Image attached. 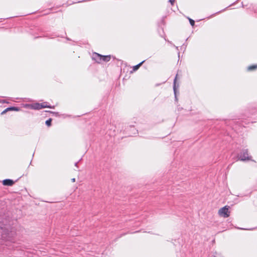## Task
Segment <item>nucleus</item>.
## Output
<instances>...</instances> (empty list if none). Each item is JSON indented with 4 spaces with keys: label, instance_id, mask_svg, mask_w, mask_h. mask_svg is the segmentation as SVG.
<instances>
[{
    "label": "nucleus",
    "instance_id": "obj_1",
    "mask_svg": "<svg viewBox=\"0 0 257 257\" xmlns=\"http://www.w3.org/2000/svg\"><path fill=\"white\" fill-rule=\"evenodd\" d=\"M237 158L239 160L242 161L251 160V157L248 156L247 149H242L237 154Z\"/></svg>",
    "mask_w": 257,
    "mask_h": 257
},
{
    "label": "nucleus",
    "instance_id": "obj_2",
    "mask_svg": "<svg viewBox=\"0 0 257 257\" xmlns=\"http://www.w3.org/2000/svg\"><path fill=\"white\" fill-rule=\"evenodd\" d=\"M6 222V221L4 220L0 221V233L3 237L5 235L7 236L9 232V228Z\"/></svg>",
    "mask_w": 257,
    "mask_h": 257
},
{
    "label": "nucleus",
    "instance_id": "obj_3",
    "mask_svg": "<svg viewBox=\"0 0 257 257\" xmlns=\"http://www.w3.org/2000/svg\"><path fill=\"white\" fill-rule=\"evenodd\" d=\"M229 207L225 206L220 208L218 211V214L225 218L228 217L229 216V212L228 211Z\"/></svg>",
    "mask_w": 257,
    "mask_h": 257
},
{
    "label": "nucleus",
    "instance_id": "obj_4",
    "mask_svg": "<svg viewBox=\"0 0 257 257\" xmlns=\"http://www.w3.org/2000/svg\"><path fill=\"white\" fill-rule=\"evenodd\" d=\"M47 102H43L42 103H35V105H34L33 109L39 110L44 108H54V106H52L51 105H48L46 104Z\"/></svg>",
    "mask_w": 257,
    "mask_h": 257
},
{
    "label": "nucleus",
    "instance_id": "obj_5",
    "mask_svg": "<svg viewBox=\"0 0 257 257\" xmlns=\"http://www.w3.org/2000/svg\"><path fill=\"white\" fill-rule=\"evenodd\" d=\"M102 55L97 53H94L92 55V59L97 63H100L102 61Z\"/></svg>",
    "mask_w": 257,
    "mask_h": 257
},
{
    "label": "nucleus",
    "instance_id": "obj_6",
    "mask_svg": "<svg viewBox=\"0 0 257 257\" xmlns=\"http://www.w3.org/2000/svg\"><path fill=\"white\" fill-rule=\"evenodd\" d=\"M20 110H21V109L19 107L11 106V107L7 108L3 111H2L1 113V114L2 115L4 114L5 113H6L7 112H8L9 111L14 110V111H20Z\"/></svg>",
    "mask_w": 257,
    "mask_h": 257
},
{
    "label": "nucleus",
    "instance_id": "obj_7",
    "mask_svg": "<svg viewBox=\"0 0 257 257\" xmlns=\"http://www.w3.org/2000/svg\"><path fill=\"white\" fill-rule=\"evenodd\" d=\"M14 183L15 181L10 179H5L3 181V184L5 186H12Z\"/></svg>",
    "mask_w": 257,
    "mask_h": 257
},
{
    "label": "nucleus",
    "instance_id": "obj_8",
    "mask_svg": "<svg viewBox=\"0 0 257 257\" xmlns=\"http://www.w3.org/2000/svg\"><path fill=\"white\" fill-rule=\"evenodd\" d=\"M177 77H178V74H177L176 75V76L175 77V79H174V82H173V90H174V94L175 95L176 99H177V97H176L177 87H179L178 84L177 85Z\"/></svg>",
    "mask_w": 257,
    "mask_h": 257
},
{
    "label": "nucleus",
    "instance_id": "obj_9",
    "mask_svg": "<svg viewBox=\"0 0 257 257\" xmlns=\"http://www.w3.org/2000/svg\"><path fill=\"white\" fill-rule=\"evenodd\" d=\"M145 60L143 61L142 62H140L139 64L133 66V71H136L138 70L139 68L142 65V64L144 63Z\"/></svg>",
    "mask_w": 257,
    "mask_h": 257
},
{
    "label": "nucleus",
    "instance_id": "obj_10",
    "mask_svg": "<svg viewBox=\"0 0 257 257\" xmlns=\"http://www.w3.org/2000/svg\"><path fill=\"white\" fill-rule=\"evenodd\" d=\"M111 58V56L109 55H102V61L104 62H108L110 61Z\"/></svg>",
    "mask_w": 257,
    "mask_h": 257
},
{
    "label": "nucleus",
    "instance_id": "obj_11",
    "mask_svg": "<svg viewBox=\"0 0 257 257\" xmlns=\"http://www.w3.org/2000/svg\"><path fill=\"white\" fill-rule=\"evenodd\" d=\"M257 68V65H253L247 67L248 71H253Z\"/></svg>",
    "mask_w": 257,
    "mask_h": 257
},
{
    "label": "nucleus",
    "instance_id": "obj_12",
    "mask_svg": "<svg viewBox=\"0 0 257 257\" xmlns=\"http://www.w3.org/2000/svg\"><path fill=\"white\" fill-rule=\"evenodd\" d=\"M52 119L50 118L49 119H48V120H47L45 122V124L48 126H50L51 125V122H52Z\"/></svg>",
    "mask_w": 257,
    "mask_h": 257
},
{
    "label": "nucleus",
    "instance_id": "obj_13",
    "mask_svg": "<svg viewBox=\"0 0 257 257\" xmlns=\"http://www.w3.org/2000/svg\"><path fill=\"white\" fill-rule=\"evenodd\" d=\"M130 128L133 132V134L136 135L138 134V130H136L134 126H130Z\"/></svg>",
    "mask_w": 257,
    "mask_h": 257
},
{
    "label": "nucleus",
    "instance_id": "obj_14",
    "mask_svg": "<svg viewBox=\"0 0 257 257\" xmlns=\"http://www.w3.org/2000/svg\"><path fill=\"white\" fill-rule=\"evenodd\" d=\"M34 105H35V103H33V104H26L25 105V107H26V108H30L31 109H33L34 106H34Z\"/></svg>",
    "mask_w": 257,
    "mask_h": 257
},
{
    "label": "nucleus",
    "instance_id": "obj_15",
    "mask_svg": "<svg viewBox=\"0 0 257 257\" xmlns=\"http://www.w3.org/2000/svg\"><path fill=\"white\" fill-rule=\"evenodd\" d=\"M188 20L189 21L190 25L192 26H194V25H195V21L193 20H192V19H190L189 18H188Z\"/></svg>",
    "mask_w": 257,
    "mask_h": 257
},
{
    "label": "nucleus",
    "instance_id": "obj_16",
    "mask_svg": "<svg viewBox=\"0 0 257 257\" xmlns=\"http://www.w3.org/2000/svg\"><path fill=\"white\" fill-rule=\"evenodd\" d=\"M215 254H216L217 257H223V256H222L221 255V254L218 253H217V252H215Z\"/></svg>",
    "mask_w": 257,
    "mask_h": 257
},
{
    "label": "nucleus",
    "instance_id": "obj_17",
    "mask_svg": "<svg viewBox=\"0 0 257 257\" xmlns=\"http://www.w3.org/2000/svg\"><path fill=\"white\" fill-rule=\"evenodd\" d=\"M174 2H175V0H169V2H170L172 5H173Z\"/></svg>",
    "mask_w": 257,
    "mask_h": 257
},
{
    "label": "nucleus",
    "instance_id": "obj_18",
    "mask_svg": "<svg viewBox=\"0 0 257 257\" xmlns=\"http://www.w3.org/2000/svg\"><path fill=\"white\" fill-rule=\"evenodd\" d=\"M71 181H72V182H75V178H72L71 179Z\"/></svg>",
    "mask_w": 257,
    "mask_h": 257
},
{
    "label": "nucleus",
    "instance_id": "obj_19",
    "mask_svg": "<svg viewBox=\"0 0 257 257\" xmlns=\"http://www.w3.org/2000/svg\"><path fill=\"white\" fill-rule=\"evenodd\" d=\"M78 163V162H76V163H75V166L76 167H77Z\"/></svg>",
    "mask_w": 257,
    "mask_h": 257
},
{
    "label": "nucleus",
    "instance_id": "obj_20",
    "mask_svg": "<svg viewBox=\"0 0 257 257\" xmlns=\"http://www.w3.org/2000/svg\"><path fill=\"white\" fill-rule=\"evenodd\" d=\"M211 257H217V255H216V254L215 253V254H214V255H212V256H211Z\"/></svg>",
    "mask_w": 257,
    "mask_h": 257
},
{
    "label": "nucleus",
    "instance_id": "obj_21",
    "mask_svg": "<svg viewBox=\"0 0 257 257\" xmlns=\"http://www.w3.org/2000/svg\"><path fill=\"white\" fill-rule=\"evenodd\" d=\"M4 103H8V102H7V101H5V100H3V101Z\"/></svg>",
    "mask_w": 257,
    "mask_h": 257
},
{
    "label": "nucleus",
    "instance_id": "obj_22",
    "mask_svg": "<svg viewBox=\"0 0 257 257\" xmlns=\"http://www.w3.org/2000/svg\"><path fill=\"white\" fill-rule=\"evenodd\" d=\"M48 112H51V113H55V112H52V111H49Z\"/></svg>",
    "mask_w": 257,
    "mask_h": 257
},
{
    "label": "nucleus",
    "instance_id": "obj_23",
    "mask_svg": "<svg viewBox=\"0 0 257 257\" xmlns=\"http://www.w3.org/2000/svg\"><path fill=\"white\" fill-rule=\"evenodd\" d=\"M164 20H162V23H164Z\"/></svg>",
    "mask_w": 257,
    "mask_h": 257
}]
</instances>
